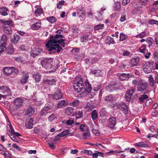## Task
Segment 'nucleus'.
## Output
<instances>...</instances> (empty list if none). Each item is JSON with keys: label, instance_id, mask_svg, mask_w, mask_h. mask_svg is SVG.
<instances>
[{"label": "nucleus", "instance_id": "nucleus-1", "mask_svg": "<svg viewBox=\"0 0 158 158\" xmlns=\"http://www.w3.org/2000/svg\"><path fill=\"white\" fill-rule=\"evenodd\" d=\"M50 36L49 40L45 45V47L48 48L49 54L54 53L56 52L59 53L63 50L59 45L63 47H65V40L62 39L64 36L61 34H56L54 36L50 35Z\"/></svg>", "mask_w": 158, "mask_h": 158}, {"label": "nucleus", "instance_id": "nucleus-2", "mask_svg": "<svg viewBox=\"0 0 158 158\" xmlns=\"http://www.w3.org/2000/svg\"><path fill=\"white\" fill-rule=\"evenodd\" d=\"M73 87L75 91L79 93L84 89L86 93L91 92L92 87L88 80L83 81L81 77H77L73 83Z\"/></svg>", "mask_w": 158, "mask_h": 158}, {"label": "nucleus", "instance_id": "nucleus-3", "mask_svg": "<svg viewBox=\"0 0 158 158\" xmlns=\"http://www.w3.org/2000/svg\"><path fill=\"white\" fill-rule=\"evenodd\" d=\"M0 21L3 24L2 27L4 32L7 34L10 35L12 32L11 27H14L12 21L11 20L4 21L3 19H0Z\"/></svg>", "mask_w": 158, "mask_h": 158}, {"label": "nucleus", "instance_id": "nucleus-4", "mask_svg": "<svg viewBox=\"0 0 158 158\" xmlns=\"http://www.w3.org/2000/svg\"><path fill=\"white\" fill-rule=\"evenodd\" d=\"M52 106L48 104L42 108L39 111V114L41 117H46L52 113Z\"/></svg>", "mask_w": 158, "mask_h": 158}, {"label": "nucleus", "instance_id": "nucleus-5", "mask_svg": "<svg viewBox=\"0 0 158 158\" xmlns=\"http://www.w3.org/2000/svg\"><path fill=\"white\" fill-rule=\"evenodd\" d=\"M148 84L141 79L139 80L137 86V91L142 92L147 88Z\"/></svg>", "mask_w": 158, "mask_h": 158}, {"label": "nucleus", "instance_id": "nucleus-6", "mask_svg": "<svg viewBox=\"0 0 158 158\" xmlns=\"http://www.w3.org/2000/svg\"><path fill=\"white\" fill-rule=\"evenodd\" d=\"M42 66L46 69H51L52 66V62L51 59H45L41 61Z\"/></svg>", "mask_w": 158, "mask_h": 158}, {"label": "nucleus", "instance_id": "nucleus-7", "mask_svg": "<svg viewBox=\"0 0 158 158\" xmlns=\"http://www.w3.org/2000/svg\"><path fill=\"white\" fill-rule=\"evenodd\" d=\"M34 23L31 26V28L33 30H37L41 27V22L40 20H38L35 18L32 19Z\"/></svg>", "mask_w": 158, "mask_h": 158}, {"label": "nucleus", "instance_id": "nucleus-8", "mask_svg": "<svg viewBox=\"0 0 158 158\" xmlns=\"http://www.w3.org/2000/svg\"><path fill=\"white\" fill-rule=\"evenodd\" d=\"M146 65L143 66V71L145 73H150L152 71L153 63L152 61H149L147 63H146Z\"/></svg>", "mask_w": 158, "mask_h": 158}, {"label": "nucleus", "instance_id": "nucleus-9", "mask_svg": "<svg viewBox=\"0 0 158 158\" xmlns=\"http://www.w3.org/2000/svg\"><path fill=\"white\" fill-rule=\"evenodd\" d=\"M52 98L55 100H58L62 98L63 95L61 90L58 88L56 92L51 95Z\"/></svg>", "mask_w": 158, "mask_h": 158}, {"label": "nucleus", "instance_id": "nucleus-10", "mask_svg": "<svg viewBox=\"0 0 158 158\" xmlns=\"http://www.w3.org/2000/svg\"><path fill=\"white\" fill-rule=\"evenodd\" d=\"M22 74L20 82L22 84H26L29 77V73L27 72L23 71Z\"/></svg>", "mask_w": 158, "mask_h": 158}, {"label": "nucleus", "instance_id": "nucleus-11", "mask_svg": "<svg viewBox=\"0 0 158 158\" xmlns=\"http://www.w3.org/2000/svg\"><path fill=\"white\" fill-rule=\"evenodd\" d=\"M23 103V99L19 98H17L14 102V106L15 109L17 110L19 108L22 106Z\"/></svg>", "mask_w": 158, "mask_h": 158}, {"label": "nucleus", "instance_id": "nucleus-12", "mask_svg": "<svg viewBox=\"0 0 158 158\" xmlns=\"http://www.w3.org/2000/svg\"><path fill=\"white\" fill-rule=\"evenodd\" d=\"M0 89L4 94L10 96L11 94V91L9 87L6 86H0Z\"/></svg>", "mask_w": 158, "mask_h": 158}, {"label": "nucleus", "instance_id": "nucleus-13", "mask_svg": "<svg viewBox=\"0 0 158 158\" xmlns=\"http://www.w3.org/2000/svg\"><path fill=\"white\" fill-rule=\"evenodd\" d=\"M56 82L55 79L52 78H48L46 79H44L43 80V82L44 83L50 85H56Z\"/></svg>", "mask_w": 158, "mask_h": 158}, {"label": "nucleus", "instance_id": "nucleus-14", "mask_svg": "<svg viewBox=\"0 0 158 158\" xmlns=\"http://www.w3.org/2000/svg\"><path fill=\"white\" fill-rule=\"evenodd\" d=\"M41 50L38 48H36L32 50L31 53V56L33 57L38 55L41 53Z\"/></svg>", "mask_w": 158, "mask_h": 158}, {"label": "nucleus", "instance_id": "nucleus-15", "mask_svg": "<svg viewBox=\"0 0 158 158\" xmlns=\"http://www.w3.org/2000/svg\"><path fill=\"white\" fill-rule=\"evenodd\" d=\"M116 123V118L113 117L109 118V127L110 128L114 129Z\"/></svg>", "mask_w": 158, "mask_h": 158}, {"label": "nucleus", "instance_id": "nucleus-16", "mask_svg": "<svg viewBox=\"0 0 158 158\" xmlns=\"http://www.w3.org/2000/svg\"><path fill=\"white\" fill-rule=\"evenodd\" d=\"M68 104L67 100H62L59 102L57 105V108H63L66 106Z\"/></svg>", "mask_w": 158, "mask_h": 158}, {"label": "nucleus", "instance_id": "nucleus-17", "mask_svg": "<svg viewBox=\"0 0 158 158\" xmlns=\"http://www.w3.org/2000/svg\"><path fill=\"white\" fill-rule=\"evenodd\" d=\"M130 77L129 74L122 73L120 74L119 78L121 81H125L128 80Z\"/></svg>", "mask_w": 158, "mask_h": 158}, {"label": "nucleus", "instance_id": "nucleus-18", "mask_svg": "<svg viewBox=\"0 0 158 158\" xmlns=\"http://www.w3.org/2000/svg\"><path fill=\"white\" fill-rule=\"evenodd\" d=\"M20 36L17 34L14 35L11 38L10 41L14 44L17 43L20 39Z\"/></svg>", "mask_w": 158, "mask_h": 158}, {"label": "nucleus", "instance_id": "nucleus-19", "mask_svg": "<svg viewBox=\"0 0 158 158\" xmlns=\"http://www.w3.org/2000/svg\"><path fill=\"white\" fill-rule=\"evenodd\" d=\"M33 118H32L30 120H27L25 123V126L27 128L29 129H31L33 127Z\"/></svg>", "mask_w": 158, "mask_h": 158}, {"label": "nucleus", "instance_id": "nucleus-20", "mask_svg": "<svg viewBox=\"0 0 158 158\" xmlns=\"http://www.w3.org/2000/svg\"><path fill=\"white\" fill-rule=\"evenodd\" d=\"M148 98V95L145 94L140 95L139 98L140 103L141 104H142L144 102L146 101Z\"/></svg>", "mask_w": 158, "mask_h": 158}, {"label": "nucleus", "instance_id": "nucleus-21", "mask_svg": "<svg viewBox=\"0 0 158 158\" xmlns=\"http://www.w3.org/2000/svg\"><path fill=\"white\" fill-rule=\"evenodd\" d=\"M8 10V9L6 7H1L0 8V14L3 16H6L8 15L7 11Z\"/></svg>", "mask_w": 158, "mask_h": 158}, {"label": "nucleus", "instance_id": "nucleus-22", "mask_svg": "<svg viewBox=\"0 0 158 158\" xmlns=\"http://www.w3.org/2000/svg\"><path fill=\"white\" fill-rule=\"evenodd\" d=\"M139 62V58H132L131 62V66L133 67L136 66Z\"/></svg>", "mask_w": 158, "mask_h": 158}, {"label": "nucleus", "instance_id": "nucleus-23", "mask_svg": "<svg viewBox=\"0 0 158 158\" xmlns=\"http://www.w3.org/2000/svg\"><path fill=\"white\" fill-rule=\"evenodd\" d=\"M83 114L82 111H76L73 114V116H75V118L77 119H79L83 117Z\"/></svg>", "mask_w": 158, "mask_h": 158}, {"label": "nucleus", "instance_id": "nucleus-24", "mask_svg": "<svg viewBox=\"0 0 158 158\" xmlns=\"http://www.w3.org/2000/svg\"><path fill=\"white\" fill-rule=\"evenodd\" d=\"M3 70L5 74L8 76H9L12 73L11 67H5L4 68Z\"/></svg>", "mask_w": 158, "mask_h": 158}, {"label": "nucleus", "instance_id": "nucleus-25", "mask_svg": "<svg viewBox=\"0 0 158 158\" xmlns=\"http://www.w3.org/2000/svg\"><path fill=\"white\" fill-rule=\"evenodd\" d=\"M117 84L114 81H112L109 84V89L111 91L116 90L117 88L116 87Z\"/></svg>", "mask_w": 158, "mask_h": 158}, {"label": "nucleus", "instance_id": "nucleus-26", "mask_svg": "<svg viewBox=\"0 0 158 158\" xmlns=\"http://www.w3.org/2000/svg\"><path fill=\"white\" fill-rule=\"evenodd\" d=\"M121 8V4L120 2L117 1L115 2L114 5V10L117 11H120Z\"/></svg>", "mask_w": 158, "mask_h": 158}, {"label": "nucleus", "instance_id": "nucleus-27", "mask_svg": "<svg viewBox=\"0 0 158 158\" xmlns=\"http://www.w3.org/2000/svg\"><path fill=\"white\" fill-rule=\"evenodd\" d=\"M43 12L44 11L41 8L38 7L35 10L34 12L35 16L36 17L40 16Z\"/></svg>", "mask_w": 158, "mask_h": 158}, {"label": "nucleus", "instance_id": "nucleus-28", "mask_svg": "<svg viewBox=\"0 0 158 158\" xmlns=\"http://www.w3.org/2000/svg\"><path fill=\"white\" fill-rule=\"evenodd\" d=\"M34 112V110L31 107H30L26 110L25 114L31 116Z\"/></svg>", "mask_w": 158, "mask_h": 158}, {"label": "nucleus", "instance_id": "nucleus-29", "mask_svg": "<svg viewBox=\"0 0 158 158\" xmlns=\"http://www.w3.org/2000/svg\"><path fill=\"white\" fill-rule=\"evenodd\" d=\"M14 49L12 44H10L6 51L9 54H12L14 52Z\"/></svg>", "mask_w": 158, "mask_h": 158}, {"label": "nucleus", "instance_id": "nucleus-30", "mask_svg": "<svg viewBox=\"0 0 158 158\" xmlns=\"http://www.w3.org/2000/svg\"><path fill=\"white\" fill-rule=\"evenodd\" d=\"M93 90L94 91H98L101 88L100 84L98 82H95L93 85Z\"/></svg>", "mask_w": 158, "mask_h": 158}, {"label": "nucleus", "instance_id": "nucleus-31", "mask_svg": "<svg viewBox=\"0 0 158 158\" xmlns=\"http://www.w3.org/2000/svg\"><path fill=\"white\" fill-rule=\"evenodd\" d=\"M7 38L6 35L3 34L1 38L0 43L5 44H7Z\"/></svg>", "mask_w": 158, "mask_h": 158}, {"label": "nucleus", "instance_id": "nucleus-32", "mask_svg": "<svg viewBox=\"0 0 158 158\" xmlns=\"http://www.w3.org/2000/svg\"><path fill=\"white\" fill-rule=\"evenodd\" d=\"M94 107V106L92 104V103L89 102L87 103L86 106L85 107V108L88 111L92 110Z\"/></svg>", "mask_w": 158, "mask_h": 158}, {"label": "nucleus", "instance_id": "nucleus-33", "mask_svg": "<svg viewBox=\"0 0 158 158\" xmlns=\"http://www.w3.org/2000/svg\"><path fill=\"white\" fill-rule=\"evenodd\" d=\"M135 145L136 146L142 147H148V144L146 142H140L135 144Z\"/></svg>", "mask_w": 158, "mask_h": 158}, {"label": "nucleus", "instance_id": "nucleus-34", "mask_svg": "<svg viewBox=\"0 0 158 158\" xmlns=\"http://www.w3.org/2000/svg\"><path fill=\"white\" fill-rule=\"evenodd\" d=\"M91 114L92 118L93 120L98 118V114L96 110H94L92 111Z\"/></svg>", "mask_w": 158, "mask_h": 158}, {"label": "nucleus", "instance_id": "nucleus-35", "mask_svg": "<svg viewBox=\"0 0 158 158\" xmlns=\"http://www.w3.org/2000/svg\"><path fill=\"white\" fill-rule=\"evenodd\" d=\"M33 78L35 80V82H39L40 81V76L38 73H35L33 76Z\"/></svg>", "mask_w": 158, "mask_h": 158}, {"label": "nucleus", "instance_id": "nucleus-36", "mask_svg": "<svg viewBox=\"0 0 158 158\" xmlns=\"http://www.w3.org/2000/svg\"><path fill=\"white\" fill-rule=\"evenodd\" d=\"M69 131L70 130L69 129L65 130L58 134V136H59L60 137H64L69 134Z\"/></svg>", "mask_w": 158, "mask_h": 158}, {"label": "nucleus", "instance_id": "nucleus-37", "mask_svg": "<svg viewBox=\"0 0 158 158\" xmlns=\"http://www.w3.org/2000/svg\"><path fill=\"white\" fill-rule=\"evenodd\" d=\"M46 19L52 23H53L56 21V19L53 16L47 17Z\"/></svg>", "mask_w": 158, "mask_h": 158}, {"label": "nucleus", "instance_id": "nucleus-38", "mask_svg": "<svg viewBox=\"0 0 158 158\" xmlns=\"http://www.w3.org/2000/svg\"><path fill=\"white\" fill-rule=\"evenodd\" d=\"M79 101L78 99H76L70 103V105L72 106L75 107L78 106L79 104Z\"/></svg>", "mask_w": 158, "mask_h": 158}, {"label": "nucleus", "instance_id": "nucleus-39", "mask_svg": "<svg viewBox=\"0 0 158 158\" xmlns=\"http://www.w3.org/2000/svg\"><path fill=\"white\" fill-rule=\"evenodd\" d=\"M135 91V89L133 88L131 89H128L126 91L125 93V94L127 95L130 96V97H132V96L133 95V94Z\"/></svg>", "mask_w": 158, "mask_h": 158}, {"label": "nucleus", "instance_id": "nucleus-40", "mask_svg": "<svg viewBox=\"0 0 158 158\" xmlns=\"http://www.w3.org/2000/svg\"><path fill=\"white\" fill-rule=\"evenodd\" d=\"M109 102L111 101V102H113V104H111L110 105V106L111 107H114V106H115L116 105V104L115 103V102L114 101L115 100V98H114V97H113L112 95H109Z\"/></svg>", "mask_w": 158, "mask_h": 158}, {"label": "nucleus", "instance_id": "nucleus-41", "mask_svg": "<svg viewBox=\"0 0 158 158\" xmlns=\"http://www.w3.org/2000/svg\"><path fill=\"white\" fill-rule=\"evenodd\" d=\"M7 48L6 45L1 44L0 45V56L2 53L5 51Z\"/></svg>", "mask_w": 158, "mask_h": 158}, {"label": "nucleus", "instance_id": "nucleus-42", "mask_svg": "<svg viewBox=\"0 0 158 158\" xmlns=\"http://www.w3.org/2000/svg\"><path fill=\"white\" fill-rule=\"evenodd\" d=\"M101 73V71L100 69L95 70L94 71H92L91 72V73L94 74V75L97 77L100 76Z\"/></svg>", "mask_w": 158, "mask_h": 158}, {"label": "nucleus", "instance_id": "nucleus-43", "mask_svg": "<svg viewBox=\"0 0 158 158\" xmlns=\"http://www.w3.org/2000/svg\"><path fill=\"white\" fill-rule=\"evenodd\" d=\"M148 79L149 80L150 85L152 86H153L154 84L155 83V80L152 75H150L148 77Z\"/></svg>", "mask_w": 158, "mask_h": 158}, {"label": "nucleus", "instance_id": "nucleus-44", "mask_svg": "<svg viewBox=\"0 0 158 158\" xmlns=\"http://www.w3.org/2000/svg\"><path fill=\"white\" fill-rule=\"evenodd\" d=\"M77 14L79 17H82L84 16L85 14L83 10V8L78 9L77 10Z\"/></svg>", "mask_w": 158, "mask_h": 158}, {"label": "nucleus", "instance_id": "nucleus-45", "mask_svg": "<svg viewBox=\"0 0 158 158\" xmlns=\"http://www.w3.org/2000/svg\"><path fill=\"white\" fill-rule=\"evenodd\" d=\"M88 35H84L81 37V41L82 42H86L88 40Z\"/></svg>", "mask_w": 158, "mask_h": 158}, {"label": "nucleus", "instance_id": "nucleus-46", "mask_svg": "<svg viewBox=\"0 0 158 158\" xmlns=\"http://www.w3.org/2000/svg\"><path fill=\"white\" fill-rule=\"evenodd\" d=\"M119 109L122 110L125 114L128 113V110L127 106H125V107H118Z\"/></svg>", "mask_w": 158, "mask_h": 158}, {"label": "nucleus", "instance_id": "nucleus-47", "mask_svg": "<svg viewBox=\"0 0 158 158\" xmlns=\"http://www.w3.org/2000/svg\"><path fill=\"white\" fill-rule=\"evenodd\" d=\"M74 109L72 107H68L66 109L65 113L66 114L70 115L73 112Z\"/></svg>", "mask_w": 158, "mask_h": 158}, {"label": "nucleus", "instance_id": "nucleus-48", "mask_svg": "<svg viewBox=\"0 0 158 158\" xmlns=\"http://www.w3.org/2000/svg\"><path fill=\"white\" fill-rule=\"evenodd\" d=\"M55 118H56V114L54 113H53L49 115L48 117V119L49 121L52 122Z\"/></svg>", "mask_w": 158, "mask_h": 158}, {"label": "nucleus", "instance_id": "nucleus-49", "mask_svg": "<svg viewBox=\"0 0 158 158\" xmlns=\"http://www.w3.org/2000/svg\"><path fill=\"white\" fill-rule=\"evenodd\" d=\"M82 136L84 139H88L90 136V132L88 131L84 132Z\"/></svg>", "mask_w": 158, "mask_h": 158}, {"label": "nucleus", "instance_id": "nucleus-50", "mask_svg": "<svg viewBox=\"0 0 158 158\" xmlns=\"http://www.w3.org/2000/svg\"><path fill=\"white\" fill-rule=\"evenodd\" d=\"M127 38V36L123 33H121L120 35V41H123Z\"/></svg>", "mask_w": 158, "mask_h": 158}, {"label": "nucleus", "instance_id": "nucleus-51", "mask_svg": "<svg viewBox=\"0 0 158 158\" xmlns=\"http://www.w3.org/2000/svg\"><path fill=\"white\" fill-rule=\"evenodd\" d=\"M102 14L103 13H101V11H98V17H96V18L98 21H101L103 19Z\"/></svg>", "mask_w": 158, "mask_h": 158}, {"label": "nucleus", "instance_id": "nucleus-52", "mask_svg": "<svg viewBox=\"0 0 158 158\" xmlns=\"http://www.w3.org/2000/svg\"><path fill=\"white\" fill-rule=\"evenodd\" d=\"M74 123V119L71 118L67 120L66 123L68 125H72Z\"/></svg>", "mask_w": 158, "mask_h": 158}, {"label": "nucleus", "instance_id": "nucleus-53", "mask_svg": "<svg viewBox=\"0 0 158 158\" xmlns=\"http://www.w3.org/2000/svg\"><path fill=\"white\" fill-rule=\"evenodd\" d=\"M99 113L101 116H104L106 115L107 112L105 108H102L100 111Z\"/></svg>", "mask_w": 158, "mask_h": 158}, {"label": "nucleus", "instance_id": "nucleus-54", "mask_svg": "<svg viewBox=\"0 0 158 158\" xmlns=\"http://www.w3.org/2000/svg\"><path fill=\"white\" fill-rule=\"evenodd\" d=\"M104 25L103 24H99L96 25L94 27V29L98 30L100 29H101L103 28Z\"/></svg>", "mask_w": 158, "mask_h": 158}, {"label": "nucleus", "instance_id": "nucleus-55", "mask_svg": "<svg viewBox=\"0 0 158 158\" xmlns=\"http://www.w3.org/2000/svg\"><path fill=\"white\" fill-rule=\"evenodd\" d=\"M15 60L18 62L23 63L24 62L23 58L22 57H15Z\"/></svg>", "mask_w": 158, "mask_h": 158}, {"label": "nucleus", "instance_id": "nucleus-56", "mask_svg": "<svg viewBox=\"0 0 158 158\" xmlns=\"http://www.w3.org/2000/svg\"><path fill=\"white\" fill-rule=\"evenodd\" d=\"M146 34L144 32H142L137 35L135 37L136 38H142L146 36Z\"/></svg>", "mask_w": 158, "mask_h": 158}, {"label": "nucleus", "instance_id": "nucleus-57", "mask_svg": "<svg viewBox=\"0 0 158 158\" xmlns=\"http://www.w3.org/2000/svg\"><path fill=\"white\" fill-rule=\"evenodd\" d=\"M124 152V151H110V152H109V154L110 153L111 154H114L117 153H123V152Z\"/></svg>", "mask_w": 158, "mask_h": 158}, {"label": "nucleus", "instance_id": "nucleus-58", "mask_svg": "<svg viewBox=\"0 0 158 158\" xmlns=\"http://www.w3.org/2000/svg\"><path fill=\"white\" fill-rule=\"evenodd\" d=\"M99 60V59L98 57H95L93 58L91 60V63L92 64H94L96 63Z\"/></svg>", "mask_w": 158, "mask_h": 158}, {"label": "nucleus", "instance_id": "nucleus-59", "mask_svg": "<svg viewBox=\"0 0 158 158\" xmlns=\"http://www.w3.org/2000/svg\"><path fill=\"white\" fill-rule=\"evenodd\" d=\"M12 147L16 149L18 151H21V148L19 147V146L17 145L16 143H14L12 145Z\"/></svg>", "mask_w": 158, "mask_h": 158}, {"label": "nucleus", "instance_id": "nucleus-60", "mask_svg": "<svg viewBox=\"0 0 158 158\" xmlns=\"http://www.w3.org/2000/svg\"><path fill=\"white\" fill-rule=\"evenodd\" d=\"M86 127V126L85 125L82 124L80 126V129L82 131H85V128Z\"/></svg>", "mask_w": 158, "mask_h": 158}, {"label": "nucleus", "instance_id": "nucleus-61", "mask_svg": "<svg viewBox=\"0 0 158 158\" xmlns=\"http://www.w3.org/2000/svg\"><path fill=\"white\" fill-rule=\"evenodd\" d=\"M11 68L12 70V73H15L16 74L18 73L19 72L18 70L17 69L15 68L14 67H11Z\"/></svg>", "mask_w": 158, "mask_h": 158}, {"label": "nucleus", "instance_id": "nucleus-62", "mask_svg": "<svg viewBox=\"0 0 158 158\" xmlns=\"http://www.w3.org/2000/svg\"><path fill=\"white\" fill-rule=\"evenodd\" d=\"M130 0H123L122 1V4L123 5L125 6L128 3L130 2Z\"/></svg>", "mask_w": 158, "mask_h": 158}, {"label": "nucleus", "instance_id": "nucleus-63", "mask_svg": "<svg viewBox=\"0 0 158 158\" xmlns=\"http://www.w3.org/2000/svg\"><path fill=\"white\" fill-rule=\"evenodd\" d=\"M130 54V52L127 51H126L124 52L123 53V56H129Z\"/></svg>", "mask_w": 158, "mask_h": 158}, {"label": "nucleus", "instance_id": "nucleus-64", "mask_svg": "<svg viewBox=\"0 0 158 158\" xmlns=\"http://www.w3.org/2000/svg\"><path fill=\"white\" fill-rule=\"evenodd\" d=\"M143 5H146L147 3L148 0H139Z\"/></svg>", "mask_w": 158, "mask_h": 158}]
</instances>
